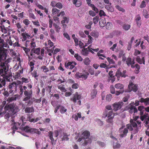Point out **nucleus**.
I'll return each instance as SVG.
<instances>
[{
  "mask_svg": "<svg viewBox=\"0 0 149 149\" xmlns=\"http://www.w3.org/2000/svg\"><path fill=\"white\" fill-rule=\"evenodd\" d=\"M74 57L78 61H82L83 59L81 56L79 55L78 54H75L74 55Z\"/></svg>",
  "mask_w": 149,
  "mask_h": 149,
  "instance_id": "38",
  "label": "nucleus"
},
{
  "mask_svg": "<svg viewBox=\"0 0 149 149\" xmlns=\"http://www.w3.org/2000/svg\"><path fill=\"white\" fill-rule=\"evenodd\" d=\"M64 85L62 84H61L60 85H58V88L60 89L61 91L65 92L66 91V90L64 87Z\"/></svg>",
  "mask_w": 149,
  "mask_h": 149,
  "instance_id": "29",
  "label": "nucleus"
},
{
  "mask_svg": "<svg viewBox=\"0 0 149 149\" xmlns=\"http://www.w3.org/2000/svg\"><path fill=\"white\" fill-rule=\"evenodd\" d=\"M148 12L146 10H144L143 11V14L144 16L146 18H148Z\"/></svg>",
  "mask_w": 149,
  "mask_h": 149,
  "instance_id": "54",
  "label": "nucleus"
},
{
  "mask_svg": "<svg viewBox=\"0 0 149 149\" xmlns=\"http://www.w3.org/2000/svg\"><path fill=\"white\" fill-rule=\"evenodd\" d=\"M4 105L0 106V116H3L5 113V118H9L12 113H15L18 111L19 109L17 106H15L14 103L7 104L3 108Z\"/></svg>",
  "mask_w": 149,
  "mask_h": 149,
  "instance_id": "1",
  "label": "nucleus"
},
{
  "mask_svg": "<svg viewBox=\"0 0 149 149\" xmlns=\"http://www.w3.org/2000/svg\"><path fill=\"white\" fill-rule=\"evenodd\" d=\"M108 118L107 120V123H113V115L112 117L111 118Z\"/></svg>",
  "mask_w": 149,
  "mask_h": 149,
  "instance_id": "58",
  "label": "nucleus"
},
{
  "mask_svg": "<svg viewBox=\"0 0 149 149\" xmlns=\"http://www.w3.org/2000/svg\"><path fill=\"white\" fill-rule=\"evenodd\" d=\"M56 7L59 9H61L62 8L63 6L61 3H56Z\"/></svg>",
  "mask_w": 149,
  "mask_h": 149,
  "instance_id": "63",
  "label": "nucleus"
},
{
  "mask_svg": "<svg viewBox=\"0 0 149 149\" xmlns=\"http://www.w3.org/2000/svg\"><path fill=\"white\" fill-rule=\"evenodd\" d=\"M22 36L24 40H25L27 39H30L29 38L30 37V35L26 32L22 33Z\"/></svg>",
  "mask_w": 149,
  "mask_h": 149,
  "instance_id": "25",
  "label": "nucleus"
},
{
  "mask_svg": "<svg viewBox=\"0 0 149 149\" xmlns=\"http://www.w3.org/2000/svg\"><path fill=\"white\" fill-rule=\"evenodd\" d=\"M95 120L99 124V125H100L101 126L103 125V122L102 121H101L100 119L98 118H96L95 119Z\"/></svg>",
  "mask_w": 149,
  "mask_h": 149,
  "instance_id": "53",
  "label": "nucleus"
},
{
  "mask_svg": "<svg viewBox=\"0 0 149 149\" xmlns=\"http://www.w3.org/2000/svg\"><path fill=\"white\" fill-rule=\"evenodd\" d=\"M5 56H6L5 53ZM5 57H6V56H5ZM6 58V57H5V58L3 60H0L1 62V64H2L3 63H4L6 66L8 68L7 66V63L10 62V60H9L10 59H8L7 61H5V62H4V60ZM8 70H9V69H8Z\"/></svg>",
  "mask_w": 149,
  "mask_h": 149,
  "instance_id": "34",
  "label": "nucleus"
},
{
  "mask_svg": "<svg viewBox=\"0 0 149 149\" xmlns=\"http://www.w3.org/2000/svg\"><path fill=\"white\" fill-rule=\"evenodd\" d=\"M77 63L74 62H69L67 64H65V67L66 68H68L70 69H73Z\"/></svg>",
  "mask_w": 149,
  "mask_h": 149,
  "instance_id": "12",
  "label": "nucleus"
},
{
  "mask_svg": "<svg viewBox=\"0 0 149 149\" xmlns=\"http://www.w3.org/2000/svg\"><path fill=\"white\" fill-rule=\"evenodd\" d=\"M104 115H105V117H107L108 118L112 117L113 116H112L113 115L112 111H109L108 113L106 112Z\"/></svg>",
  "mask_w": 149,
  "mask_h": 149,
  "instance_id": "33",
  "label": "nucleus"
},
{
  "mask_svg": "<svg viewBox=\"0 0 149 149\" xmlns=\"http://www.w3.org/2000/svg\"><path fill=\"white\" fill-rule=\"evenodd\" d=\"M4 45V40L1 38L0 37V47L3 48Z\"/></svg>",
  "mask_w": 149,
  "mask_h": 149,
  "instance_id": "43",
  "label": "nucleus"
},
{
  "mask_svg": "<svg viewBox=\"0 0 149 149\" xmlns=\"http://www.w3.org/2000/svg\"><path fill=\"white\" fill-rule=\"evenodd\" d=\"M90 132L87 131H86L82 133V138H80L78 140V141L80 142L82 140H84V142L83 143V146L86 145L88 143H90L91 142V140L89 138L90 136Z\"/></svg>",
  "mask_w": 149,
  "mask_h": 149,
  "instance_id": "3",
  "label": "nucleus"
},
{
  "mask_svg": "<svg viewBox=\"0 0 149 149\" xmlns=\"http://www.w3.org/2000/svg\"><path fill=\"white\" fill-rule=\"evenodd\" d=\"M99 14L100 16H106V14L102 10H100V11Z\"/></svg>",
  "mask_w": 149,
  "mask_h": 149,
  "instance_id": "64",
  "label": "nucleus"
},
{
  "mask_svg": "<svg viewBox=\"0 0 149 149\" xmlns=\"http://www.w3.org/2000/svg\"><path fill=\"white\" fill-rule=\"evenodd\" d=\"M112 26V24L109 22H108L106 25V28L107 29H111Z\"/></svg>",
  "mask_w": 149,
  "mask_h": 149,
  "instance_id": "46",
  "label": "nucleus"
},
{
  "mask_svg": "<svg viewBox=\"0 0 149 149\" xmlns=\"http://www.w3.org/2000/svg\"><path fill=\"white\" fill-rule=\"evenodd\" d=\"M115 75L117 77L118 80H119L120 77H125L126 76L124 74H122V73L118 70L116 72Z\"/></svg>",
  "mask_w": 149,
  "mask_h": 149,
  "instance_id": "21",
  "label": "nucleus"
},
{
  "mask_svg": "<svg viewBox=\"0 0 149 149\" xmlns=\"http://www.w3.org/2000/svg\"><path fill=\"white\" fill-rule=\"evenodd\" d=\"M91 35L95 38H97L99 36L98 33L95 31H93L90 33Z\"/></svg>",
  "mask_w": 149,
  "mask_h": 149,
  "instance_id": "35",
  "label": "nucleus"
},
{
  "mask_svg": "<svg viewBox=\"0 0 149 149\" xmlns=\"http://www.w3.org/2000/svg\"><path fill=\"white\" fill-rule=\"evenodd\" d=\"M99 21V17L97 16H96L94 17L93 19V23L95 24L97 23Z\"/></svg>",
  "mask_w": 149,
  "mask_h": 149,
  "instance_id": "44",
  "label": "nucleus"
},
{
  "mask_svg": "<svg viewBox=\"0 0 149 149\" xmlns=\"http://www.w3.org/2000/svg\"><path fill=\"white\" fill-rule=\"evenodd\" d=\"M76 75L77 78H81L84 79H86L88 77L85 74H82L80 73H77Z\"/></svg>",
  "mask_w": 149,
  "mask_h": 149,
  "instance_id": "22",
  "label": "nucleus"
},
{
  "mask_svg": "<svg viewBox=\"0 0 149 149\" xmlns=\"http://www.w3.org/2000/svg\"><path fill=\"white\" fill-rule=\"evenodd\" d=\"M107 59L108 61L109 62V64H114L115 63V62L114 61L113 59L107 57Z\"/></svg>",
  "mask_w": 149,
  "mask_h": 149,
  "instance_id": "49",
  "label": "nucleus"
},
{
  "mask_svg": "<svg viewBox=\"0 0 149 149\" xmlns=\"http://www.w3.org/2000/svg\"><path fill=\"white\" fill-rule=\"evenodd\" d=\"M126 128H127L128 130L129 129L130 131H132L133 130L131 124H128L126 125Z\"/></svg>",
  "mask_w": 149,
  "mask_h": 149,
  "instance_id": "55",
  "label": "nucleus"
},
{
  "mask_svg": "<svg viewBox=\"0 0 149 149\" xmlns=\"http://www.w3.org/2000/svg\"><path fill=\"white\" fill-rule=\"evenodd\" d=\"M111 99V94H109L107 95L106 100L107 101H110Z\"/></svg>",
  "mask_w": 149,
  "mask_h": 149,
  "instance_id": "56",
  "label": "nucleus"
},
{
  "mask_svg": "<svg viewBox=\"0 0 149 149\" xmlns=\"http://www.w3.org/2000/svg\"><path fill=\"white\" fill-rule=\"evenodd\" d=\"M130 122L131 123V124H130L131 125H132V127H133L134 128L137 127V123H136L135 122L133 121H132L131 120H130Z\"/></svg>",
  "mask_w": 149,
  "mask_h": 149,
  "instance_id": "48",
  "label": "nucleus"
},
{
  "mask_svg": "<svg viewBox=\"0 0 149 149\" xmlns=\"http://www.w3.org/2000/svg\"><path fill=\"white\" fill-rule=\"evenodd\" d=\"M135 20L136 22L137 26L140 27L141 25V17L139 15H137L135 17Z\"/></svg>",
  "mask_w": 149,
  "mask_h": 149,
  "instance_id": "15",
  "label": "nucleus"
},
{
  "mask_svg": "<svg viewBox=\"0 0 149 149\" xmlns=\"http://www.w3.org/2000/svg\"><path fill=\"white\" fill-rule=\"evenodd\" d=\"M60 11L59 10L55 8H53L52 10V13L53 15L58 13H59Z\"/></svg>",
  "mask_w": 149,
  "mask_h": 149,
  "instance_id": "39",
  "label": "nucleus"
},
{
  "mask_svg": "<svg viewBox=\"0 0 149 149\" xmlns=\"http://www.w3.org/2000/svg\"><path fill=\"white\" fill-rule=\"evenodd\" d=\"M91 7L92 8L93 10L96 13H98V9L94 5H93V6H91Z\"/></svg>",
  "mask_w": 149,
  "mask_h": 149,
  "instance_id": "61",
  "label": "nucleus"
},
{
  "mask_svg": "<svg viewBox=\"0 0 149 149\" xmlns=\"http://www.w3.org/2000/svg\"><path fill=\"white\" fill-rule=\"evenodd\" d=\"M146 6V2L145 1H143L141 3L140 5V7L143 8L145 7Z\"/></svg>",
  "mask_w": 149,
  "mask_h": 149,
  "instance_id": "60",
  "label": "nucleus"
},
{
  "mask_svg": "<svg viewBox=\"0 0 149 149\" xmlns=\"http://www.w3.org/2000/svg\"><path fill=\"white\" fill-rule=\"evenodd\" d=\"M82 53L83 55L85 56L87 55L88 53V49L87 48H84V49L82 50Z\"/></svg>",
  "mask_w": 149,
  "mask_h": 149,
  "instance_id": "37",
  "label": "nucleus"
},
{
  "mask_svg": "<svg viewBox=\"0 0 149 149\" xmlns=\"http://www.w3.org/2000/svg\"><path fill=\"white\" fill-rule=\"evenodd\" d=\"M97 94V91L95 90H93L91 94L92 98H94L96 97Z\"/></svg>",
  "mask_w": 149,
  "mask_h": 149,
  "instance_id": "32",
  "label": "nucleus"
},
{
  "mask_svg": "<svg viewBox=\"0 0 149 149\" xmlns=\"http://www.w3.org/2000/svg\"><path fill=\"white\" fill-rule=\"evenodd\" d=\"M24 111L26 113L30 114V113H33L34 112V109L33 107H26L24 109Z\"/></svg>",
  "mask_w": 149,
  "mask_h": 149,
  "instance_id": "17",
  "label": "nucleus"
},
{
  "mask_svg": "<svg viewBox=\"0 0 149 149\" xmlns=\"http://www.w3.org/2000/svg\"><path fill=\"white\" fill-rule=\"evenodd\" d=\"M63 137L61 138L62 141H68L69 138L68 137L69 136V135H68V134L66 133H63Z\"/></svg>",
  "mask_w": 149,
  "mask_h": 149,
  "instance_id": "27",
  "label": "nucleus"
},
{
  "mask_svg": "<svg viewBox=\"0 0 149 149\" xmlns=\"http://www.w3.org/2000/svg\"><path fill=\"white\" fill-rule=\"evenodd\" d=\"M124 110H128L129 112L131 114L133 113H137L138 111L137 108L134 106H132L130 104H129L125 107L124 108Z\"/></svg>",
  "mask_w": 149,
  "mask_h": 149,
  "instance_id": "5",
  "label": "nucleus"
},
{
  "mask_svg": "<svg viewBox=\"0 0 149 149\" xmlns=\"http://www.w3.org/2000/svg\"><path fill=\"white\" fill-rule=\"evenodd\" d=\"M128 87L129 89L133 91L134 92H136L138 90L137 85L132 82L130 83L129 84L128 86Z\"/></svg>",
  "mask_w": 149,
  "mask_h": 149,
  "instance_id": "11",
  "label": "nucleus"
},
{
  "mask_svg": "<svg viewBox=\"0 0 149 149\" xmlns=\"http://www.w3.org/2000/svg\"><path fill=\"white\" fill-rule=\"evenodd\" d=\"M122 27L126 31H127L130 28L131 26L128 24H124Z\"/></svg>",
  "mask_w": 149,
  "mask_h": 149,
  "instance_id": "30",
  "label": "nucleus"
},
{
  "mask_svg": "<svg viewBox=\"0 0 149 149\" xmlns=\"http://www.w3.org/2000/svg\"><path fill=\"white\" fill-rule=\"evenodd\" d=\"M136 61L140 64L143 63L144 65L145 63V59L144 57H142V58H141L139 56H137L136 58Z\"/></svg>",
  "mask_w": 149,
  "mask_h": 149,
  "instance_id": "20",
  "label": "nucleus"
},
{
  "mask_svg": "<svg viewBox=\"0 0 149 149\" xmlns=\"http://www.w3.org/2000/svg\"><path fill=\"white\" fill-rule=\"evenodd\" d=\"M26 115L27 116L26 118L24 116H22L21 118L20 119L22 123L21 125L22 126H24L25 125L27 121H29L30 122H33L34 121V119L32 118V113L27 114Z\"/></svg>",
  "mask_w": 149,
  "mask_h": 149,
  "instance_id": "4",
  "label": "nucleus"
},
{
  "mask_svg": "<svg viewBox=\"0 0 149 149\" xmlns=\"http://www.w3.org/2000/svg\"><path fill=\"white\" fill-rule=\"evenodd\" d=\"M133 131L132 132V134H135L136 133H137L139 131V129L138 127H136V128H134L133 129Z\"/></svg>",
  "mask_w": 149,
  "mask_h": 149,
  "instance_id": "51",
  "label": "nucleus"
},
{
  "mask_svg": "<svg viewBox=\"0 0 149 149\" xmlns=\"http://www.w3.org/2000/svg\"><path fill=\"white\" fill-rule=\"evenodd\" d=\"M41 68L42 69H43V71L45 72H46L49 71V69L47 68L46 66H43Z\"/></svg>",
  "mask_w": 149,
  "mask_h": 149,
  "instance_id": "50",
  "label": "nucleus"
},
{
  "mask_svg": "<svg viewBox=\"0 0 149 149\" xmlns=\"http://www.w3.org/2000/svg\"><path fill=\"white\" fill-rule=\"evenodd\" d=\"M116 8L120 11H122L123 12H124L125 11V10L123 8L120 7L118 5H117L116 6Z\"/></svg>",
  "mask_w": 149,
  "mask_h": 149,
  "instance_id": "57",
  "label": "nucleus"
},
{
  "mask_svg": "<svg viewBox=\"0 0 149 149\" xmlns=\"http://www.w3.org/2000/svg\"><path fill=\"white\" fill-rule=\"evenodd\" d=\"M5 53L2 50L0 51V60H3L5 58Z\"/></svg>",
  "mask_w": 149,
  "mask_h": 149,
  "instance_id": "28",
  "label": "nucleus"
},
{
  "mask_svg": "<svg viewBox=\"0 0 149 149\" xmlns=\"http://www.w3.org/2000/svg\"><path fill=\"white\" fill-rule=\"evenodd\" d=\"M115 87L118 89H120V90H124V86L121 84L118 83L115 85Z\"/></svg>",
  "mask_w": 149,
  "mask_h": 149,
  "instance_id": "23",
  "label": "nucleus"
},
{
  "mask_svg": "<svg viewBox=\"0 0 149 149\" xmlns=\"http://www.w3.org/2000/svg\"><path fill=\"white\" fill-rule=\"evenodd\" d=\"M123 105L124 103L122 101L115 103L112 105L113 110L116 111L120 109Z\"/></svg>",
  "mask_w": 149,
  "mask_h": 149,
  "instance_id": "9",
  "label": "nucleus"
},
{
  "mask_svg": "<svg viewBox=\"0 0 149 149\" xmlns=\"http://www.w3.org/2000/svg\"><path fill=\"white\" fill-rule=\"evenodd\" d=\"M72 2L77 7H79L81 4V0H72Z\"/></svg>",
  "mask_w": 149,
  "mask_h": 149,
  "instance_id": "24",
  "label": "nucleus"
},
{
  "mask_svg": "<svg viewBox=\"0 0 149 149\" xmlns=\"http://www.w3.org/2000/svg\"><path fill=\"white\" fill-rule=\"evenodd\" d=\"M123 126L121 127L119 130V132L120 133L119 136L121 138L125 137L128 132V130L127 128H123Z\"/></svg>",
  "mask_w": 149,
  "mask_h": 149,
  "instance_id": "6",
  "label": "nucleus"
},
{
  "mask_svg": "<svg viewBox=\"0 0 149 149\" xmlns=\"http://www.w3.org/2000/svg\"><path fill=\"white\" fill-rule=\"evenodd\" d=\"M32 51H33V52L35 54L38 55L40 54V48H37L34 49L33 48L32 49Z\"/></svg>",
  "mask_w": 149,
  "mask_h": 149,
  "instance_id": "31",
  "label": "nucleus"
},
{
  "mask_svg": "<svg viewBox=\"0 0 149 149\" xmlns=\"http://www.w3.org/2000/svg\"><path fill=\"white\" fill-rule=\"evenodd\" d=\"M84 62L85 64L88 65L90 64V61L88 58H87L84 60Z\"/></svg>",
  "mask_w": 149,
  "mask_h": 149,
  "instance_id": "47",
  "label": "nucleus"
},
{
  "mask_svg": "<svg viewBox=\"0 0 149 149\" xmlns=\"http://www.w3.org/2000/svg\"><path fill=\"white\" fill-rule=\"evenodd\" d=\"M53 26L56 29V31L57 32H58L59 31L60 29H61V27L57 24L55 23L53 24Z\"/></svg>",
  "mask_w": 149,
  "mask_h": 149,
  "instance_id": "42",
  "label": "nucleus"
},
{
  "mask_svg": "<svg viewBox=\"0 0 149 149\" xmlns=\"http://www.w3.org/2000/svg\"><path fill=\"white\" fill-rule=\"evenodd\" d=\"M129 99V96H126L124 97L123 98L122 100L124 102H126L125 104H127L128 103V101Z\"/></svg>",
  "mask_w": 149,
  "mask_h": 149,
  "instance_id": "45",
  "label": "nucleus"
},
{
  "mask_svg": "<svg viewBox=\"0 0 149 149\" xmlns=\"http://www.w3.org/2000/svg\"><path fill=\"white\" fill-rule=\"evenodd\" d=\"M12 77L9 79V80H7V77H3L2 79H0V94L1 93V89L3 86L5 87L6 84V81L11 82L13 79H12Z\"/></svg>",
  "mask_w": 149,
  "mask_h": 149,
  "instance_id": "7",
  "label": "nucleus"
},
{
  "mask_svg": "<svg viewBox=\"0 0 149 149\" xmlns=\"http://www.w3.org/2000/svg\"><path fill=\"white\" fill-rule=\"evenodd\" d=\"M69 21V19L65 17H63V20L61 21V23L63 24L64 23H68Z\"/></svg>",
  "mask_w": 149,
  "mask_h": 149,
  "instance_id": "36",
  "label": "nucleus"
},
{
  "mask_svg": "<svg viewBox=\"0 0 149 149\" xmlns=\"http://www.w3.org/2000/svg\"><path fill=\"white\" fill-rule=\"evenodd\" d=\"M24 23L26 25H28L30 24V22L27 19H25L23 21Z\"/></svg>",
  "mask_w": 149,
  "mask_h": 149,
  "instance_id": "59",
  "label": "nucleus"
},
{
  "mask_svg": "<svg viewBox=\"0 0 149 149\" xmlns=\"http://www.w3.org/2000/svg\"><path fill=\"white\" fill-rule=\"evenodd\" d=\"M16 97H8L7 100V101L9 102H12V101L16 100Z\"/></svg>",
  "mask_w": 149,
  "mask_h": 149,
  "instance_id": "52",
  "label": "nucleus"
},
{
  "mask_svg": "<svg viewBox=\"0 0 149 149\" xmlns=\"http://www.w3.org/2000/svg\"><path fill=\"white\" fill-rule=\"evenodd\" d=\"M79 33L80 36L82 38H84L86 37V35L84 34V33L81 31L79 32Z\"/></svg>",
  "mask_w": 149,
  "mask_h": 149,
  "instance_id": "62",
  "label": "nucleus"
},
{
  "mask_svg": "<svg viewBox=\"0 0 149 149\" xmlns=\"http://www.w3.org/2000/svg\"><path fill=\"white\" fill-rule=\"evenodd\" d=\"M67 109L64 107L60 105V111L61 113H64L66 112Z\"/></svg>",
  "mask_w": 149,
  "mask_h": 149,
  "instance_id": "26",
  "label": "nucleus"
},
{
  "mask_svg": "<svg viewBox=\"0 0 149 149\" xmlns=\"http://www.w3.org/2000/svg\"><path fill=\"white\" fill-rule=\"evenodd\" d=\"M126 64L129 67L130 66L131 64H134L135 58H134L132 59L130 57L128 58L126 61Z\"/></svg>",
  "mask_w": 149,
  "mask_h": 149,
  "instance_id": "13",
  "label": "nucleus"
},
{
  "mask_svg": "<svg viewBox=\"0 0 149 149\" xmlns=\"http://www.w3.org/2000/svg\"><path fill=\"white\" fill-rule=\"evenodd\" d=\"M17 85L15 81H14L12 83H10L8 86V89L9 92L11 93L14 91H16V88Z\"/></svg>",
  "mask_w": 149,
  "mask_h": 149,
  "instance_id": "8",
  "label": "nucleus"
},
{
  "mask_svg": "<svg viewBox=\"0 0 149 149\" xmlns=\"http://www.w3.org/2000/svg\"><path fill=\"white\" fill-rule=\"evenodd\" d=\"M24 128L26 132L32 134L35 133L36 130L35 128H32L28 126H26Z\"/></svg>",
  "mask_w": 149,
  "mask_h": 149,
  "instance_id": "16",
  "label": "nucleus"
},
{
  "mask_svg": "<svg viewBox=\"0 0 149 149\" xmlns=\"http://www.w3.org/2000/svg\"><path fill=\"white\" fill-rule=\"evenodd\" d=\"M139 101L141 103H144L145 105L147 106L149 105V97H147L145 99L143 98H141L139 99Z\"/></svg>",
  "mask_w": 149,
  "mask_h": 149,
  "instance_id": "18",
  "label": "nucleus"
},
{
  "mask_svg": "<svg viewBox=\"0 0 149 149\" xmlns=\"http://www.w3.org/2000/svg\"><path fill=\"white\" fill-rule=\"evenodd\" d=\"M81 97V95H78L77 92H76L74 94L73 97L71 98V99L75 103L77 102V100H79L80 99Z\"/></svg>",
  "mask_w": 149,
  "mask_h": 149,
  "instance_id": "14",
  "label": "nucleus"
},
{
  "mask_svg": "<svg viewBox=\"0 0 149 149\" xmlns=\"http://www.w3.org/2000/svg\"><path fill=\"white\" fill-rule=\"evenodd\" d=\"M0 74L2 77H7V80H9L11 77H12L11 73L4 63L0 64Z\"/></svg>",
  "mask_w": 149,
  "mask_h": 149,
  "instance_id": "2",
  "label": "nucleus"
},
{
  "mask_svg": "<svg viewBox=\"0 0 149 149\" xmlns=\"http://www.w3.org/2000/svg\"><path fill=\"white\" fill-rule=\"evenodd\" d=\"M111 3H109V4L106 5L105 6V8L107 9L108 11L112 12L114 11L113 7L111 5Z\"/></svg>",
  "mask_w": 149,
  "mask_h": 149,
  "instance_id": "19",
  "label": "nucleus"
},
{
  "mask_svg": "<svg viewBox=\"0 0 149 149\" xmlns=\"http://www.w3.org/2000/svg\"><path fill=\"white\" fill-rule=\"evenodd\" d=\"M32 93L33 92L32 90H30L29 91H25L24 92V94L25 97L23 99V101L26 102L31 99Z\"/></svg>",
  "mask_w": 149,
  "mask_h": 149,
  "instance_id": "10",
  "label": "nucleus"
},
{
  "mask_svg": "<svg viewBox=\"0 0 149 149\" xmlns=\"http://www.w3.org/2000/svg\"><path fill=\"white\" fill-rule=\"evenodd\" d=\"M48 133V136H49V139H50L52 141H54V139L53 137V132L51 131H49Z\"/></svg>",
  "mask_w": 149,
  "mask_h": 149,
  "instance_id": "40",
  "label": "nucleus"
},
{
  "mask_svg": "<svg viewBox=\"0 0 149 149\" xmlns=\"http://www.w3.org/2000/svg\"><path fill=\"white\" fill-rule=\"evenodd\" d=\"M105 23L106 22L105 21L103 20H101L100 21L99 24L101 27H104L105 25Z\"/></svg>",
  "mask_w": 149,
  "mask_h": 149,
  "instance_id": "41",
  "label": "nucleus"
}]
</instances>
